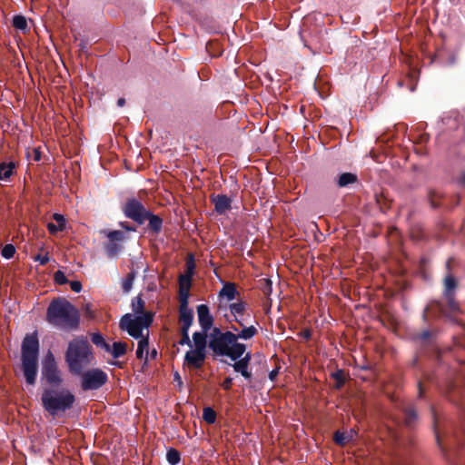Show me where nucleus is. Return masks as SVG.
<instances>
[{
    "instance_id": "obj_1",
    "label": "nucleus",
    "mask_w": 465,
    "mask_h": 465,
    "mask_svg": "<svg viewBox=\"0 0 465 465\" xmlns=\"http://www.w3.org/2000/svg\"><path fill=\"white\" fill-rule=\"evenodd\" d=\"M257 333L258 330L254 325L243 329L232 325V331L224 332H222L219 329H214L211 334L209 347L216 355L228 356L232 361H237L244 354L246 350V346L238 341L250 340Z\"/></svg>"
},
{
    "instance_id": "obj_2",
    "label": "nucleus",
    "mask_w": 465,
    "mask_h": 465,
    "mask_svg": "<svg viewBox=\"0 0 465 465\" xmlns=\"http://www.w3.org/2000/svg\"><path fill=\"white\" fill-rule=\"evenodd\" d=\"M41 401L45 411L53 417H59L73 408L75 397L67 389L50 387L44 389Z\"/></svg>"
},
{
    "instance_id": "obj_3",
    "label": "nucleus",
    "mask_w": 465,
    "mask_h": 465,
    "mask_svg": "<svg viewBox=\"0 0 465 465\" xmlns=\"http://www.w3.org/2000/svg\"><path fill=\"white\" fill-rule=\"evenodd\" d=\"M46 318L51 324L62 329H75L79 324L78 311L64 299L50 303Z\"/></svg>"
},
{
    "instance_id": "obj_4",
    "label": "nucleus",
    "mask_w": 465,
    "mask_h": 465,
    "mask_svg": "<svg viewBox=\"0 0 465 465\" xmlns=\"http://www.w3.org/2000/svg\"><path fill=\"white\" fill-rule=\"evenodd\" d=\"M39 341L35 332L27 334L22 342V370L29 385L35 383L37 376Z\"/></svg>"
},
{
    "instance_id": "obj_5",
    "label": "nucleus",
    "mask_w": 465,
    "mask_h": 465,
    "mask_svg": "<svg viewBox=\"0 0 465 465\" xmlns=\"http://www.w3.org/2000/svg\"><path fill=\"white\" fill-rule=\"evenodd\" d=\"M93 359L90 345L85 338H76L69 343L65 361L71 372L80 374Z\"/></svg>"
},
{
    "instance_id": "obj_6",
    "label": "nucleus",
    "mask_w": 465,
    "mask_h": 465,
    "mask_svg": "<svg viewBox=\"0 0 465 465\" xmlns=\"http://www.w3.org/2000/svg\"><path fill=\"white\" fill-rule=\"evenodd\" d=\"M153 322V314L145 312L139 315L125 314L120 321V328L128 332L134 339L145 336L143 331L148 332V328Z\"/></svg>"
},
{
    "instance_id": "obj_7",
    "label": "nucleus",
    "mask_w": 465,
    "mask_h": 465,
    "mask_svg": "<svg viewBox=\"0 0 465 465\" xmlns=\"http://www.w3.org/2000/svg\"><path fill=\"white\" fill-rule=\"evenodd\" d=\"M42 376L53 387H58L63 381L61 372L51 351L47 352L43 361Z\"/></svg>"
},
{
    "instance_id": "obj_8",
    "label": "nucleus",
    "mask_w": 465,
    "mask_h": 465,
    "mask_svg": "<svg viewBox=\"0 0 465 465\" xmlns=\"http://www.w3.org/2000/svg\"><path fill=\"white\" fill-rule=\"evenodd\" d=\"M107 381L105 372L99 369L88 371L82 375V388L84 391L96 390L102 387Z\"/></svg>"
},
{
    "instance_id": "obj_9",
    "label": "nucleus",
    "mask_w": 465,
    "mask_h": 465,
    "mask_svg": "<svg viewBox=\"0 0 465 465\" xmlns=\"http://www.w3.org/2000/svg\"><path fill=\"white\" fill-rule=\"evenodd\" d=\"M124 212L128 218L139 223H144L146 216H148V212L144 209L143 204L135 199L129 200L125 203Z\"/></svg>"
},
{
    "instance_id": "obj_10",
    "label": "nucleus",
    "mask_w": 465,
    "mask_h": 465,
    "mask_svg": "<svg viewBox=\"0 0 465 465\" xmlns=\"http://www.w3.org/2000/svg\"><path fill=\"white\" fill-rule=\"evenodd\" d=\"M206 350L191 347L185 353L184 365L193 369H200L204 364Z\"/></svg>"
},
{
    "instance_id": "obj_11",
    "label": "nucleus",
    "mask_w": 465,
    "mask_h": 465,
    "mask_svg": "<svg viewBox=\"0 0 465 465\" xmlns=\"http://www.w3.org/2000/svg\"><path fill=\"white\" fill-rule=\"evenodd\" d=\"M198 321L204 331H207L213 325V317L210 314L209 308L205 304L197 307Z\"/></svg>"
},
{
    "instance_id": "obj_12",
    "label": "nucleus",
    "mask_w": 465,
    "mask_h": 465,
    "mask_svg": "<svg viewBox=\"0 0 465 465\" xmlns=\"http://www.w3.org/2000/svg\"><path fill=\"white\" fill-rule=\"evenodd\" d=\"M238 296L239 292L237 291L235 284L232 282L225 283L219 292L220 299L228 302L236 299Z\"/></svg>"
},
{
    "instance_id": "obj_13",
    "label": "nucleus",
    "mask_w": 465,
    "mask_h": 465,
    "mask_svg": "<svg viewBox=\"0 0 465 465\" xmlns=\"http://www.w3.org/2000/svg\"><path fill=\"white\" fill-rule=\"evenodd\" d=\"M179 321L182 325V329H190L193 321V312L189 306L180 307Z\"/></svg>"
},
{
    "instance_id": "obj_14",
    "label": "nucleus",
    "mask_w": 465,
    "mask_h": 465,
    "mask_svg": "<svg viewBox=\"0 0 465 465\" xmlns=\"http://www.w3.org/2000/svg\"><path fill=\"white\" fill-rule=\"evenodd\" d=\"M213 202L214 203L215 211L220 214L224 213L231 208L232 201L226 195H217L213 199Z\"/></svg>"
},
{
    "instance_id": "obj_15",
    "label": "nucleus",
    "mask_w": 465,
    "mask_h": 465,
    "mask_svg": "<svg viewBox=\"0 0 465 465\" xmlns=\"http://www.w3.org/2000/svg\"><path fill=\"white\" fill-rule=\"evenodd\" d=\"M148 335L149 333L147 332L145 336L140 338L136 350V357L140 360L144 359L145 361H147L149 353Z\"/></svg>"
},
{
    "instance_id": "obj_16",
    "label": "nucleus",
    "mask_w": 465,
    "mask_h": 465,
    "mask_svg": "<svg viewBox=\"0 0 465 465\" xmlns=\"http://www.w3.org/2000/svg\"><path fill=\"white\" fill-rule=\"evenodd\" d=\"M16 168L15 162H3L0 163V180L8 181Z\"/></svg>"
},
{
    "instance_id": "obj_17",
    "label": "nucleus",
    "mask_w": 465,
    "mask_h": 465,
    "mask_svg": "<svg viewBox=\"0 0 465 465\" xmlns=\"http://www.w3.org/2000/svg\"><path fill=\"white\" fill-rule=\"evenodd\" d=\"M54 220L55 221V224L49 223L47 224L48 231L51 233H55L57 232H61L65 228V219L64 215L59 213H54L53 216Z\"/></svg>"
},
{
    "instance_id": "obj_18",
    "label": "nucleus",
    "mask_w": 465,
    "mask_h": 465,
    "mask_svg": "<svg viewBox=\"0 0 465 465\" xmlns=\"http://www.w3.org/2000/svg\"><path fill=\"white\" fill-rule=\"evenodd\" d=\"M126 348L127 345L125 342L116 341L114 342L113 345L109 344V350L105 351L110 353L113 358L117 359L125 354Z\"/></svg>"
},
{
    "instance_id": "obj_19",
    "label": "nucleus",
    "mask_w": 465,
    "mask_h": 465,
    "mask_svg": "<svg viewBox=\"0 0 465 465\" xmlns=\"http://www.w3.org/2000/svg\"><path fill=\"white\" fill-rule=\"evenodd\" d=\"M193 264L188 263V272L179 277V289L190 290Z\"/></svg>"
},
{
    "instance_id": "obj_20",
    "label": "nucleus",
    "mask_w": 465,
    "mask_h": 465,
    "mask_svg": "<svg viewBox=\"0 0 465 465\" xmlns=\"http://www.w3.org/2000/svg\"><path fill=\"white\" fill-rule=\"evenodd\" d=\"M206 333L196 331L193 335L192 344L193 348L206 350Z\"/></svg>"
},
{
    "instance_id": "obj_21",
    "label": "nucleus",
    "mask_w": 465,
    "mask_h": 465,
    "mask_svg": "<svg viewBox=\"0 0 465 465\" xmlns=\"http://www.w3.org/2000/svg\"><path fill=\"white\" fill-rule=\"evenodd\" d=\"M355 432L351 430L349 433H343L340 431H336L334 434V440L339 445H344L347 442L353 440Z\"/></svg>"
},
{
    "instance_id": "obj_22",
    "label": "nucleus",
    "mask_w": 465,
    "mask_h": 465,
    "mask_svg": "<svg viewBox=\"0 0 465 465\" xmlns=\"http://www.w3.org/2000/svg\"><path fill=\"white\" fill-rule=\"evenodd\" d=\"M146 220L149 221V227L155 232H158L162 229L163 221L159 216L153 215L148 212Z\"/></svg>"
},
{
    "instance_id": "obj_23",
    "label": "nucleus",
    "mask_w": 465,
    "mask_h": 465,
    "mask_svg": "<svg viewBox=\"0 0 465 465\" xmlns=\"http://www.w3.org/2000/svg\"><path fill=\"white\" fill-rule=\"evenodd\" d=\"M445 285V295L447 299L451 302L452 299V291L456 286L455 279L451 275H448L444 281Z\"/></svg>"
},
{
    "instance_id": "obj_24",
    "label": "nucleus",
    "mask_w": 465,
    "mask_h": 465,
    "mask_svg": "<svg viewBox=\"0 0 465 465\" xmlns=\"http://www.w3.org/2000/svg\"><path fill=\"white\" fill-rule=\"evenodd\" d=\"M357 181V176L351 173H344L340 175L338 183L340 187H345Z\"/></svg>"
},
{
    "instance_id": "obj_25",
    "label": "nucleus",
    "mask_w": 465,
    "mask_h": 465,
    "mask_svg": "<svg viewBox=\"0 0 465 465\" xmlns=\"http://www.w3.org/2000/svg\"><path fill=\"white\" fill-rule=\"evenodd\" d=\"M232 367L235 371L240 372L245 379H251L252 373L249 371V366H247L245 362H242L241 361L238 360L232 364Z\"/></svg>"
},
{
    "instance_id": "obj_26",
    "label": "nucleus",
    "mask_w": 465,
    "mask_h": 465,
    "mask_svg": "<svg viewBox=\"0 0 465 465\" xmlns=\"http://www.w3.org/2000/svg\"><path fill=\"white\" fill-rule=\"evenodd\" d=\"M92 342L104 351L109 350V343L105 341L100 333H94L91 337Z\"/></svg>"
},
{
    "instance_id": "obj_27",
    "label": "nucleus",
    "mask_w": 465,
    "mask_h": 465,
    "mask_svg": "<svg viewBox=\"0 0 465 465\" xmlns=\"http://www.w3.org/2000/svg\"><path fill=\"white\" fill-rule=\"evenodd\" d=\"M13 26L15 29L25 32L27 29V21L24 15H15L13 18Z\"/></svg>"
},
{
    "instance_id": "obj_28",
    "label": "nucleus",
    "mask_w": 465,
    "mask_h": 465,
    "mask_svg": "<svg viewBox=\"0 0 465 465\" xmlns=\"http://www.w3.org/2000/svg\"><path fill=\"white\" fill-rule=\"evenodd\" d=\"M229 309L232 316L241 315V313H244L245 312V303L242 301H238L237 302L231 303Z\"/></svg>"
},
{
    "instance_id": "obj_29",
    "label": "nucleus",
    "mask_w": 465,
    "mask_h": 465,
    "mask_svg": "<svg viewBox=\"0 0 465 465\" xmlns=\"http://www.w3.org/2000/svg\"><path fill=\"white\" fill-rule=\"evenodd\" d=\"M203 418L207 423L213 424L215 422L216 413L212 408H204Z\"/></svg>"
},
{
    "instance_id": "obj_30",
    "label": "nucleus",
    "mask_w": 465,
    "mask_h": 465,
    "mask_svg": "<svg viewBox=\"0 0 465 465\" xmlns=\"http://www.w3.org/2000/svg\"><path fill=\"white\" fill-rule=\"evenodd\" d=\"M166 459L170 464L175 465L180 461V453L176 450L171 449L166 453Z\"/></svg>"
},
{
    "instance_id": "obj_31",
    "label": "nucleus",
    "mask_w": 465,
    "mask_h": 465,
    "mask_svg": "<svg viewBox=\"0 0 465 465\" xmlns=\"http://www.w3.org/2000/svg\"><path fill=\"white\" fill-rule=\"evenodd\" d=\"M15 253V248L13 244H10V243L5 244L1 251L2 256L5 259L13 258Z\"/></svg>"
},
{
    "instance_id": "obj_32",
    "label": "nucleus",
    "mask_w": 465,
    "mask_h": 465,
    "mask_svg": "<svg viewBox=\"0 0 465 465\" xmlns=\"http://www.w3.org/2000/svg\"><path fill=\"white\" fill-rule=\"evenodd\" d=\"M189 292H190V290L179 289L180 307L188 306V301H189V296H190Z\"/></svg>"
},
{
    "instance_id": "obj_33",
    "label": "nucleus",
    "mask_w": 465,
    "mask_h": 465,
    "mask_svg": "<svg viewBox=\"0 0 465 465\" xmlns=\"http://www.w3.org/2000/svg\"><path fill=\"white\" fill-rule=\"evenodd\" d=\"M106 235L111 242H121L124 239V233L121 231H111Z\"/></svg>"
},
{
    "instance_id": "obj_34",
    "label": "nucleus",
    "mask_w": 465,
    "mask_h": 465,
    "mask_svg": "<svg viewBox=\"0 0 465 465\" xmlns=\"http://www.w3.org/2000/svg\"><path fill=\"white\" fill-rule=\"evenodd\" d=\"M132 306L134 312L137 313V315L143 314V302L141 298L137 297L134 301H133Z\"/></svg>"
},
{
    "instance_id": "obj_35",
    "label": "nucleus",
    "mask_w": 465,
    "mask_h": 465,
    "mask_svg": "<svg viewBox=\"0 0 465 465\" xmlns=\"http://www.w3.org/2000/svg\"><path fill=\"white\" fill-rule=\"evenodd\" d=\"M181 345H188L190 347H193L192 341L189 337V329H182V338L180 340Z\"/></svg>"
},
{
    "instance_id": "obj_36",
    "label": "nucleus",
    "mask_w": 465,
    "mask_h": 465,
    "mask_svg": "<svg viewBox=\"0 0 465 465\" xmlns=\"http://www.w3.org/2000/svg\"><path fill=\"white\" fill-rule=\"evenodd\" d=\"M120 246L116 243H110L107 245L106 247V252H107V254L110 256V257H114L115 256L118 252L120 251Z\"/></svg>"
},
{
    "instance_id": "obj_37",
    "label": "nucleus",
    "mask_w": 465,
    "mask_h": 465,
    "mask_svg": "<svg viewBox=\"0 0 465 465\" xmlns=\"http://www.w3.org/2000/svg\"><path fill=\"white\" fill-rule=\"evenodd\" d=\"M234 318V321L235 322L238 324V326H236L237 328L239 329H243L244 327H247L246 326V319H245V316H244V313H241V315H237V316H233Z\"/></svg>"
},
{
    "instance_id": "obj_38",
    "label": "nucleus",
    "mask_w": 465,
    "mask_h": 465,
    "mask_svg": "<svg viewBox=\"0 0 465 465\" xmlns=\"http://www.w3.org/2000/svg\"><path fill=\"white\" fill-rule=\"evenodd\" d=\"M133 277L132 276H129L127 277L122 283V288L124 290V292H129L132 289V286H133Z\"/></svg>"
},
{
    "instance_id": "obj_39",
    "label": "nucleus",
    "mask_w": 465,
    "mask_h": 465,
    "mask_svg": "<svg viewBox=\"0 0 465 465\" xmlns=\"http://www.w3.org/2000/svg\"><path fill=\"white\" fill-rule=\"evenodd\" d=\"M416 419V412L413 409H410L406 411V423L411 425V422Z\"/></svg>"
},
{
    "instance_id": "obj_40",
    "label": "nucleus",
    "mask_w": 465,
    "mask_h": 465,
    "mask_svg": "<svg viewBox=\"0 0 465 465\" xmlns=\"http://www.w3.org/2000/svg\"><path fill=\"white\" fill-rule=\"evenodd\" d=\"M54 280H55V282H56L57 283H59V284H64V283H65V282H66V277H65V275H64L62 272H60V271H58V272H55V274H54Z\"/></svg>"
},
{
    "instance_id": "obj_41",
    "label": "nucleus",
    "mask_w": 465,
    "mask_h": 465,
    "mask_svg": "<svg viewBox=\"0 0 465 465\" xmlns=\"http://www.w3.org/2000/svg\"><path fill=\"white\" fill-rule=\"evenodd\" d=\"M70 287L72 291H74V292H79L82 290V284L80 282L77 281L71 282Z\"/></svg>"
},
{
    "instance_id": "obj_42",
    "label": "nucleus",
    "mask_w": 465,
    "mask_h": 465,
    "mask_svg": "<svg viewBox=\"0 0 465 465\" xmlns=\"http://www.w3.org/2000/svg\"><path fill=\"white\" fill-rule=\"evenodd\" d=\"M35 260L36 262H39V263L41 265H45V264H46L48 262L49 258H48L47 255H40V254H38V255L35 256Z\"/></svg>"
},
{
    "instance_id": "obj_43",
    "label": "nucleus",
    "mask_w": 465,
    "mask_h": 465,
    "mask_svg": "<svg viewBox=\"0 0 465 465\" xmlns=\"http://www.w3.org/2000/svg\"><path fill=\"white\" fill-rule=\"evenodd\" d=\"M232 379L228 377L226 378L223 383H222V387L224 389V390H230L232 388Z\"/></svg>"
},
{
    "instance_id": "obj_44",
    "label": "nucleus",
    "mask_w": 465,
    "mask_h": 465,
    "mask_svg": "<svg viewBox=\"0 0 465 465\" xmlns=\"http://www.w3.org/2000/svg\"><path fill=\"white\" fill-rule=\"evenodd\" d=\"M251 359H252V356H251V353H246L243 357L242 356L240 359H238L239 361H241L242 362H245V364L247 366H249V363L251 361Z\"/></svg>"
},
{
    "instance_id": "obj_45",
    "label": "nucleus",
    "mask_w": 465,
    "mask_h": 465,
    "mask_svg": "<svg viewBox=\"0 0 465 465\" xmlns=\"http://www.w3.org/2000/svg\"><path fill=\"white\" fill-rule=\"evenodd\" d=\"M34 159L35 161H40L41 159V153L38 149H35L34 151Z\"/></svg>"
},
{
    "instance_id": "obj_46",
    "label": "nucleus",
    "mask_w": 465,
    "mask_h": 465,
    "mask_svg": "<svg viewBox=\"0 0 465 465\" xmlns=\"http://www.w3.org/2000/svg\"><path fill=\"white\" fill-rule=\"evenodd\" d=\"M277 375H278V370H273L270 372L269 378L271 381H274L275 378L277 377Z\"/></svg>"
},
{
    "instance_id": "obj_47",
    "label": "nucleus",
    "mask_w": 465,
    "mask_h": 465,
    "mask_svg": "<svg viewBox=\"0 0 465 465\" xmlns=\"http://www.w3.org/2000/svg\"><path fill=\"white\" fill-rule=\"evenodd\" d=\"M125 104V99L124 98H119L118 101H117V105L122 107L124 106Z\"/></svg>"
},
{
    "instance_id": "obj_48",
    "label": "nucleus",
    "mask_w": 465,
    "mask_h": 465,
    "mask_svg": "<svg viewBox=\"0 0 465 465\" xmlns=\"http://www.w3.org/2000/svg\"><path fill=\"white\" fill-rule=\"evenodd\" d=\"M152 355H153V356H155V355H156V351H155V350H153V351Z\"/></svg>"
},
{
    "instance_id": "obj_49",
    "label": "nucleus",
    "mask_w": 465,
    "mask_h": 465,
    "mask_svg": "<svg viewBox=\"0 0 465 465\" xmlns=\"http://www.w3.org/2000/svg\"><path fill=\"white\" fill-rule=\"evenodd\" d=\"M178 379H180V377H179V374H178V373H176V374H175V380H178Z\"/></svg>"
},
{
    "instance_id": "obj_50",
    "label": "nucleus",
    "mask_w": 465,
    "mask_h": 465,
    "mask_svg": "<svg viewBox=\"0 0 465 465\" xmlns=\"http://www.w3.org/2000/svg\"><path fill=\"white\" fill-rule=\"evenodd\" d=\"M178 379H180V377H179V374H178V373H176V374H175V380H178Z\"/></svg>"
}]
</instances>
